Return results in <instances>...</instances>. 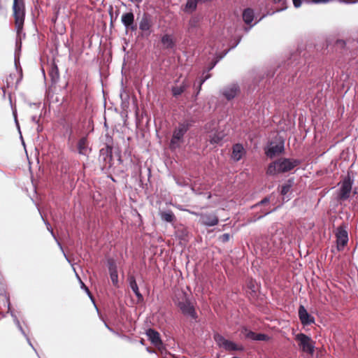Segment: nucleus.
I'll list each match as a JSON object with an SVG mask.
<instances>
[{
  "mask_svg": "<svg viewBox=\"0 0 358 358\" xmlns=\"http://www.w3.org/2000/svg\"><path fill=\"white\" fill-rule=\"evenodd\" d=\"M25 16V0H13L12 4V17L13 18L17 38L19 40L22 39V35H23V36H25V34L23 33Z\"/></svg>",
  "mask_w": 358,
  "mask_h": 358,
  "instance_id": "obj_1",
  "label": "nucleus"
},
{
  "mask_svg": "<svg viewBox=\"0 0 358 358\" xmlns=\"http://www.w3.org/2000/svg\"><path fill=\"white\" fill-rule=\"evenodd\" d=\"M299 161H291L290 158H278L276 161L271 163L266 171L268 175L274 176L280 173H285L293 169Z\"/></svg>",
  "mask_w": 358,
  "mask_h": 358,
  "instance_id": "obj_2",
  "label": "nucleus"
},
{
  "mask_svg": "<svg viewBox=\"0 0 358 358\" xmlns=\"http://www.w3.org/2000/svg\"><path fill=\"white\" fill-rule=\"evenodd\" d=\"M285 150V139L280 135L274 136L264 148L266 157L282 154Z\"/></svg>",
  "mask_w": 358,
  "mask_h": 358,
  "instance_id": "obj_3",
  "label": "nucleus"
},
{
  "mask_svg": "<svg viewBox=\"0 0 358 358\" xmlns=\"http://www.w3.org/2000/svg\"><path fill=\"white\" fill-rule=\"evenodd\" d=\"M176 303L185 316L196 321L198 315L195 310L194 305L186 296H185L182 301H178Z\"/></svg>",
  "mask_w": 358,
  "mask_h": 358,
  "instance_id": "obj_4",
  "label": "nucleus"
},
{
  "mask_svg": "<svg viewBox=\"0 0 358 358\" xmlns=\"http://www.w3.org/2000/svg\"><path fill=\"white\" fill-rule=\"evenodd\" d=\"M214 339L217 344L226 351H243L244 350L242 345H238L236 343L226 339L220 334H215Z\"/></svg>",
  "mask_w": 358,
  "mask_h": 358,
  "instance_id": "obj_5",
  "label": "nucleus"
},
{
  "mask_svg": "<svg viewBox=\"0 0 358 358\" xmlns=\"http://www.w3.org/2000/svg\"><path fill=\"white\" fill-rule=\"evenodd\" d=\"M335 235L336 238L337 249L339 251L343 250L349 241L348 233L345 224H343L338 227L336 228Z\"/></svg>",
  "mask_w": 358,
  "mask_h": 358,
  "instance_id": "obj_6",
  "label": "nucleus"
},
{
  "mask_svg": "<svg viewBox=\"0 0 358 358\" xmlns=\"http://www.w3.org/2000/svg\"><path fill=\"white\" fill-rule=\"evenodd\" d=\"M120 157V150L118 147H115L113 140L110 136H107L105 146L100 150L101 157Z\"/></svg>",
  "mask_w": 358,
  "mask_h": 358,
  "instance_id": "obj_7",
  "label": "nucleus"
},
{
  "mask_svg": "<svg viewBox=\"0 0 358 358\" xmlns=\"http://www.w3.org/2000/svg\"><path fill=\"white\" fill-rule=\"evenodd\" d=\"M296 339L299 341V346L302 351L313 355L315 352V342L308 336L300 333L297 334Z\"/></svg>",
  "mask_w": 358,
  "mask_h": 358,
  "instance_id": "obj_8",
  "label": "nucleus"
},
{
  "mask_svg": "<svg viewBox=\"0 0 358 358\" xmlns=\"http://www.w3.org/2000/svg\"><path fill=\"white\" fill-rule=\"evenodd\" d=\"M353 182V179H352L349 176L343 179L338 195V198L340 200L345 201L350 197Z\"/></svg>",
  "mask_w": 358,
  "mask_h": 358,
  "instance_id": "obj_9",
  "label": "nucleus"
},
{
  "mask_svg": "<svg viewBox=\"0 0 358 358\" xmlns=\"http://www.w3.org/2000/svg\"><path fill=\"white\" fill-rule=\"evenodd\" d=\"M121 21L127 31H134L137 29V25L134 22V15L132 12L123 13L121 17Z\"/></svg>",
  "mask_w": 358,
  "mask_h": 358,
  "instance_id": "obj_10",
  "label": "nucleus"
},
{
  "mask_svg": "<svg viewBox=\"0 0 358 358\" xmlns=\"http://www.w3.org/2000/svg\"><path fill=\"white\" fill-rule=\"evenodd\" d=\"M299 317L303 326H308L315 323V318L306 309L303 305H300L298 310Z\"/></svg>",
  "mask_w": 358,
  "mask_h": 358,
  "instance_id": "obj_11",
  "label": "nucleus"
},
{
  "mask_svg": "<svg viewBox=\"0 0 358 358\" xmlns=\"http://www.w3.org/2000/svg\"><path fill=\"white\" fill-rule=\"evenodd\" d=\"M200 222L206 227H213L218 224L219 219L215 214L202 213L200 215Z\"/></svg>",
  "mask_w": 358,
  "mask_h": 358,
  "instance_id": "obj_12",
  "label": "nucleus"
},
{
  "mask_svg": "<svg viewBox=\"0 0 358 358\" xmlns=\"http://www.w3.org/2000/svg\"><path fill=\"white\" fill-rule=\"evenodd\" d=\"M146 335L150 342L158 349H161L163 345V343L160 338V335L158 331L154 329H148L146 331Z\"/></svg>",
  "mask_w": 358,
  "mask_h": 358,
  "instance_id": "obj_13",
  "label": "nucleus"
},
{
  "mask_svg": "<svg viewBox=\"0 0 358 358\" xmlns=\"http://www.w3.org/2000/svg\"><path fill=\"white\" fill-rule=\"evenodd\" d=\"M240 92L237 85L232 84L225 87L222 91V94L227 100H231L236 96Z\"/></svg>",
  "mask_w": 358,
  "mask_h": 358,
  "instance_id": "obj_14",
  "label": "nucleus"
},
{
  "mask_svg": "<svg viewBox=\"0 0 358 358\" xmlns=\"http://www.w3.org/2000/svg\"><path fill=\"white\" fill-rule=\"evenodd\" d=\"M127 280L129 284V287L134 293V294L136 295V296L137 297L138 301L139 302L143 301L144 300V298L139 291L138 286L137 285L135 277L134 275H129Z\"/></svg>",
  "mask_w": 358,
  "mask_h": 358,
  "instance_id": "obj_15",
  "label": "nucleus"
},
{
  "mask_svg": "<svg viewBox=\"0 0 358 358\" xmlns=\"http://www.w3.org/2000/svg\"><path fill=\"white\" fill-rule=\"evenodd\" d=\"M159 215L163 222L173 224L176 220V215L171 210H160Z\"/></svg>",
  "mask_w": 358,
  "mask_h": 358,
  "instance_id": "obj_16",
  "label": "nucleus"
},
{
  "mask_svg": "<svg viewBox=\"0 0 358 358\" xmlns=\"http://www.w3.org/2000/svg\"><path fill=\"white\" fill-rule=\"evenodd\" d=\"M189 85L186 80H184L180 85H174L171 88L172 94L173 96H178L182 94L185 90L188 87Z\"/></svg>",
  "mask_w": 358,
  "mask_h": 358,
  "instance_id": "obj_17",
  "label": "nucleus"
},
{
  "mask_svg": "<svg viewBox=\"0 0 358 358\" xmlns=\"http://www.w3.org/2000/svg\"><path fill=\"white\" fill-rule=\"evenodd\" d=\"M151 27L152 20L150 17L148 15L144 14L139 23V29L143 31H147L150 30Z\"/></svg>",
  "mask_w": 358,
  "mask_h": 358,
  "instance_id": "obj_18",
  "label": "nucleus"
},
{
  "mask_svg": "<svg viewBox=\"0 0 358 358\" xmlns=\"http://www.w3.org/2000/svg\"><path fill=\"white\" fill-rule=\"evenodd\" d=\"M161 42L166 49H172L175 47L176 43L172 36L164 34L161 39Z\"/></svg>",
  "mask_w": 358,
  "mask_h": 358,
  "instance_id": "obj_19",
  "label": "nucleus"
},
{
  "mask_svg": "<svg viewBox=\"0 0 358 358\" xmlns=\"http://www.w3.org/2000/svg\"><path fill=\"white\" fill-rule=\"evenodd\" d=\"M78 150L80 155H87L88 154V145L87 138H81L78 143Z\"/></svg>",
  "mask_w": 358,
  "mask_h": 358,
  "instance_id": "obj_20",
  "label": "nucleus"
},
{
  "mask_svg": "<svg viewBox=\"0 0 358 358\" xmlns=\"http://www.w3.org/2000/svg\"><path fill=\"white\" fill-rule=\"evenodd\" d=\"M188 127L185 124H180L179 126L174 130L173 135L175 138L182 140L183 136L187 132Z\"/></svg>",
  "mask_w": 358,
  "mask_h": 358,
  "instance_id": "obj_21",
  "label": "nucleus"
},
{
  "mask_svg": "<svg viewBox=\"0 0 358 358\" xmlns=\"http://www.w3.org/2000/svg\"><path fill=\"white\" fill-rule=\"evenodd\" d=\"M232 157H243L245 155V150L241 143H236L232 148Z\"/></svg>",
  "mask_w": 358,
  "mask_h": 358,
  "instance_id": "obj_22",
  "label": "nucleus"
},
{
  "mask_svg": "<svg viewBox=\"0 0 358 358\" xmlns=\"http://www.w3.org/2000/svg\"><path fill=\"white\" fill-rule=\"evenodd\" d=\"M254 10L252 8H246L243 13V20L245 24H250L254 20Z\"/></svg>",
  "mask_w": 358,
  "mask_h": 358,
  "instance_id": "obj_23",
  "label": "nucleus"
},
{
  "mask_svg": "<svg viewBox=\"0 0 358 358\" xmlns=\"http://www.w3.org/2000/svg\"><path fill=\"white\" fill-rule=\"evenodd\" d=\"M41 218H42V220H43V222H44L45 224L46 225L47 229L50 232V234H51L52 236V237L54 238V239L57 241V245H59V248H60V249L62 250V252L64 253V257H65L66 259L69 262H70V260L69 259V258L67 257V256L66 255V254L64 253V250H63V248H62V246L61 243H60L59 242V241L57 240V237H56V236H55V233H54V231H53V230H52V227H51L50 224L47 220H45L43 218V217L42 215H41Z\"/></svg>",
  "mask_w": 358,
  "mask_h": 358,
  "instance_id": "obj_24",
  "label": "nucleus"
},
{
  "mask_svg": "<svg viewBox=\"0 0 358 358\" xmlns=\"http://www.w3.org/2000/svg\"><path fill=\"white\" fill-rule=\"evenodd\" d=\"M8 310L10 312V315H11V317H13V322L15 324V325L17 326V329H19V331L21 332V334L24 336V337H27V334L26 332L24 331V330L23 329L20 322V320H18L17 315L15 314V313L13 311H12L10 308V303H8Z\"/></svg>",
  "mask_w": 358,
  "mask_h": 358,
  "instance_id": "obj_25",
  "label": "nucleus"
},
{
  "mask_svg": "<svg viewBox=\"0 0 358 358\" xmlns=\"http://www.w3.org/2000/svg\"><path fill=\"white\" fill-rule=\"evenodd\" d=\"M224 136L225 134L224 131H216L212 136H210V142L213 144L220 143L223 140Z\"/></svg>",
  "mask_w": 358,
  "mask_h": 358,
  "instance_id": "obj_26",
  "label": "nucleus"
},
{
  "mask_svg": "<svg viewBox=\"0 0 358 358\" xmlns=\"http://www.w3.org/2000/svg\"><path fill=\"white\" fill-rule=\"evenodd\" d=\"M49 75L51 78V80L53 83H56L59 78V72L57 66L56 65H53L49 72Z\"/></svg>",
  "mask_w": 358,
  "mask_h": 358,
  "instance_id": "obj_27",
  "label": "nucleus"
},
{
  "mask_svg": "<svg viewBox=\"0 0 358 358\" xmlns=\"http://www.w3.org/2000/svg\"><path fill=\"white\" fill-rule=\"evenodd\" d=\"M199 24V19L196 17H192L188 24V31L191 32L193 30L198 27Z\"/></svg>",
  "mask_w": 358,
  "mask_h": 358,
  "instance_id": "obj_28",
  "label": "nucleus"
},
{
  "mask_svg": "<svg viewBox=\"0 0 358 358\" xmlns=\"http://www.w3.org/2000/svg\"><path fill=\"white\" fill-rule=\"evenodd\" d=\"M247 287L250 290V294L252 295H256L257 289H258V286L255 281H253L252 280H250L248 282Z\"/></svg>",
  "mask_w": 358,
  "mask_h": 358,
  "instance_id": "obj_29",
  "label": "nucleus"
},
{
  "mask_svg": "<svg viewBox=\"0 0 358 358\" xmlns=\"http://www.w3.org/2000/svg\"><path fill=\"white\" fill-rule=\"evenodd\" d=\"M291 187V181L288 180L287 183H285L281 186L280 194L283 196H286V194L289 192Z\"/></svg>",
  "mask_w": 358,
  "mask_h": 358,
  "instance_id": "obj_30",
  "label": "nucleus"
},
{
  "mask_svg": "<svg viewBox=\"0 0 358 358\" xmlns=\"http://www.w3.org/2000/svg\"><path fill=\"white\" fill-rule=\"evenodd\" d=\"M243 333L245 334V336L246 338H248V339H250L252 341H255V337H256V334H257L255 332H254L251 330H248L246 328H244L243 329Z\"/></svg>",
  "mask_w": 358,
  "mask_h": 358,
  "instance_id": "obj_31",
  "label": "nucleus"
},
{
  "mask_svg": "<svg viewBox=\"0 0 358 358\" xmlns=\"http://www.w3.org/2000/svg\"><path fill=\"white\" fill-rule=\"evenodd\" d=\"M76 276L77 278L79 279L80 280V285H81V288L83 289H84L85 291V292L87 294V295L89 296V297L90 298V299L92 301V302L95 304V302H94V300L93 299V296L90 292V291L89 290L88 287L83 282V281L80 280L79 275L76 273Z\"/></svg>",
  "mask_w": 358,
  "mask_h": 358,
  "instance_id": "obj_32",
  "label": "nucleus"
},
{
  "mask_svg": "<svg viewBox=\"0 0 358 358\" xmlns=\"http://www.w3.org/2000/svg\"><path fill=\"white\" fill-rule=\"evenodd\" d=\"M109 273H113V271L117 273V266L115 262L113 259H110L108 262Z\"/></svg>",
  "mask_w": 358,
  "mask_h": 358,
  "instance_id": "obj_33",
  "label": "nucleus"
},
{
  "mask_svg": "<svg viewBox=\"0 0 358 358\" xmlns=\"http://www.w3.org/2000/svg\"><path fill=\"white\" fill-rule=\"evenodd\" d=\"M197 6V0H187L186 8L189 10H195Z\"/></svg>",
  "mask_w": 358,
  "mask_h": 358,
  "instance_id": "obj_34",
  "label": "nucleus"
},
{
  "mask_svg": "<svg viewBox=\"0 0 358 358\" xmlns=\"http://www.w3.org/2000/svg\"><path fill=\"white\" fill-rule=\"evenodd\" d=\"M271 197L270 196H265L263 199H262L260 201L257 202L255 205H253L251 208H255L259 206L264 205L268 203L270 201Z\"/></svg>",
  "mask_w": 358,
  "mask_h": 358,
  "instance_id": "obj_35",
  "label": "nucleus"
},
{
  "mask_svg": "<svg viewBox=\"0 0 358 358\" xmlns=\"http://www.w3.org/2000/svg\"><path fill=\"white\" fill-rule=\"evenodd\" d=\"M274 210H275V209H274V210H272L266 211V212H264L263 215H259V216H258V217H257L250 218V219L248 220V222H250V223H251V222H255L257 220H260V219L263 218L264 216H266V215H268V214L271 213H272V212H273Z\"/></svg>",
  "mask_w": 358,
  "mask_h": 358,
  "instance_id": "obj_36",
  "label": "nucleus"
},
{
  "mask_svg": "<svg viewBox=\"0 0 358 358\" xmlns=\"http://www.w3.org/2000/svg\"><path fill=\"white\" fill-rule=\"evenodd\" d=\"M180 141L181 140H180V139L175 138V136L173 135L172 138L171 140V143H170L171 148L175 149L176 148H177L178 146Z\"/></svg>",
  "mask_w": 358,
  "mask_h": 358,
  "instance_id": "obj_37",
  "label": "nucleus"
},
{
  "mask_svg": "<svg viewBox=\"0 0 358 358\" xmlns=\"http://www.w3.org/2000/svg\"><path fill=\"white\" fill-rule=\"evenodd\" d=\"M110 277L113 285L117 286L118 284V274L113 271V273L110 274Z\"/></svg>",
  "mask_w": 358,
  "mask_h": 358,
  "instance_id": "obj_38",
  "label": "nucleus"
},
{
  "mask_svg": "<svg viewBox=\"0 0 358 358\" xmlns=\"http://www.w3.org/2000/svg\"><path fill=\"white\" fill-rule=\"evenodd\" d=\"M268 338L266 334L260 333L256 334L255 341H267Z\"/></svg>",
  "mask_w": 358,
  "mask_h": 358,
  "instance_id": "obj_39",
  "label": "nucleus"
},
{
  "mask_svg": "<svg viewBox=\"0 0 358 358\" xmlns=\"http://www.w3.org/2000/svg\"><path fill=\"white\" fill-rule=\"evenodd\" d=\"M230 237H231L230 234L226 233V234H223L222 236H220L219 239L222 243H227L229 241Z\"/></svg>",
  "mask_w": 358,
  "mask_h": 358,
  "instance_id": "obj_40",
  "label": "nucleus"
},
{
  "mask_svg": "<svg viewBox=\"0 0 358 358\" xmlns=\"http://www.w3.org/2000/svg\"><path fill=\"white\" fill-rule=\"evenodd\" d=\"M210 77V74H208L206 75L203 78H202L200 82H199V87H198V91L196 92V94H198L200 92V90H201V86L203 85V83L207 80Z\"/></svg>",
  "mask_w": 358,
  "mask_h": 358,
  "instance_id": "obj_41",
  "label": "nucleus"
},
{
  "mask_svg": "<svg viewBox=\"0 0 358 358\" xmlns=\"http://www.w3.org/2000/svg\"><path fill=\"white\" fill-rule=\"evenodd\" d=\"M338 1L340 2L345 3H348V4L355 3L358 2V0H338Z\"/></svg>",
  "mask_w": 358,
  "mask_h": 358,
  "instance_id": "obj_42",
  "label": "nucleus"
},
{
  "mask_svg": "<svg viewBox=\"0 0 358 358\" xmlns=\"http://www.w3.org/2000/svg\"><path fill=\"white\" fill-rule=\"evenodd\" d=\"M33 159H34L35 161L37 162L38 164L40 163V158H29V157H27V160L28 161L29 164H31V163H33Z\"/></svg>",
  "mask_w": 358,
  "mask_h": 358,
  "instance_id": "obj_43",
  "label": "nucleus"
},
{
  "mask_svg": "<svg viewBox=\"0 0 358 358\" xmlns=\"http://www.w3.org/2000/svg\"><path fill=\"white\" fill-rule=\"evenodd\" d=\"M293 4L296 8H299L301 4V0H292Z\"/></svg>",
  "mask_w": 358,
  "mask_h": 358,
  "instance_id": "obj_44",
  "label": "nucleus"
},
{
  "mask_svg": "<svg viewBox=\"0 0 358 358\" xmlns=\"http://www.w3.org/2000/svg\"><path fill=\"white\" fill-rule=\"evenodd\" d=\"M24 338H26V340H27V341L28 344H29V345L32 348V349H33L35 352H36V349L34 348V347L33 346V345H32V343H31V341H30V339H29V336L27 335V337H24Z\"/></svg>",
  "mask_w": 358,
  "mask_h": 358,
  "instance_id": "obj_45",
  "label": "nucleus"
},
{
  "mask_svg": "<svg viewBox=\"0 0 358 358\" xmlns=\"http://www.w3.org/2000/svg\"><path fill=\"white\" fill-rule=\"evenodd\" d=\"M274 3H280L283 6L285 3V0H272Z\"/></svg>",
  "mask_w": 358,
  "mask_h": 358,
  "instance_id": "obj_46",
  "label": "nucleus"
},
{
  "mask_svg": "<svg viewBox=\"0 0 358 358\" xmlns=\"http://www.w3.org/2000/svg\"><path fill=\"white\" fill-rule=\"evenodd\" d=\"M105 327L111 332H114V330L110 327L106 322H104Z\"/></svg>",
  "mask_w": 358,
  "mask_h": 358,
  "instance_id": "obj_47",
  "label": "nucleus"
},
{
  "mask_svg": "<svg viewBox=\"0 0 358 358\" xmlns=\"http://www.w3.org/2000/svg\"><path fill=\"white\" fill-rule=\"evenodd\" d=\"M176 183L178 186H184L185 185L180 182L179 180H176Z\"/></svg>",
  "mask_w": 358,
  "mask_h": 358,
  "instance_id": "obj_48",
  "label": "nucleus"
},
{
  "mask_svg": "<svg viewBox=\"0 0 358 358\" xmlns=\"http://www.w3.org/2000/svg\"><path fill=\"white\" fill-rule=\"evenodd\" d=\"M131 2H134V3H140L142 1V0H130Z\"/></svg>",
  "mask_w": 358,
  "mask_h": 358,
  "instance_id": "obj_49",
  "label": "nucleus"
},
{
  "mask_svg": "<svg viewBox=\"0 0 358 358\" xmlns=\"http://www.w3.org/2000/svg\"><path fill=\"white\" fill-rule=\"evenodd\" d=\"M147 351H148V352H150V353H153V352H155V351H154V350H151L149 348H147Z\"/></svg>",
  "mask_w": 358,
  "mask_h": 358,
  "instance_id": "obj_50",
  "label": "nucleus"
},
{
  "mask_svg": "<svg viewBox=\"0 0 358 358\" xmlns=\"http://www.w3.org/2000/svg\"><path fill=\"white\" fill-rule=\"evenodd\" d=\"M117 159L119 162V163H122L123 162L122 158L118 157L117 158Z\"/></svg>",
  "mask_w": 358,
  "mask_h": 358,
  "instance_id": "obj_51",
  "label": "nucleus"
},
{
  "mask_svg": "<svg viewBox=\"0 0 358 358\" xmlns=\"http://www.w3.org/2000/svg\"><path fill=\"white\" fill-rule=\"evenodd\" d=\"M234 162H238L241 158H233Z\"/></svg>",
  "mask_w": 358,
  "mask_h": 358,
  "instance_id": "obj_52",
  "label": "nucleus"
},
{
  "mask_svg": "<svg viewBox=\"0 0 358 358\" xmlns=\"http://www.w3.org/2000/svg\"><path fill=\"white\" fill-rule=\"evenodd\" d=\"M215 64H213L212 66L210 67L209 70L212 69L213 68Z\"/></svg>",
  "mask_w": 358,
  "mask_h": 358,
  "instance_id": "obj_53",
  "label": "nucleus"
},
{
  "mask_svg": "<svg viewBox=\"0 0 358 358\" xmlns=\"http://www.w3.org/2000/svg\"><path fill=\"white\" fill-rule=\"evenodd\" d=\"M285 8V7L281 8L279 10H283Z\"/></svg>",
  "mask_w": 358,
  "mask_h": 358,
  "instance_id": "obj_54",
  "label": "nucleus"
},
{
  "mask_svg": "<svg viewBox=\"0 0 358 358\" xmlns=\"http://www.w3.org/2000/svg\"><path fill=\"white\" fill-rule=\"evenodd\" d=\"M141 343L142 344H143V340H141Z\"/></svg>",
  "mask_w": 358,
  "mask_h": 358,
  "instance_id": "obj_55",
  "label": "nucleus"
}]
</instances>
